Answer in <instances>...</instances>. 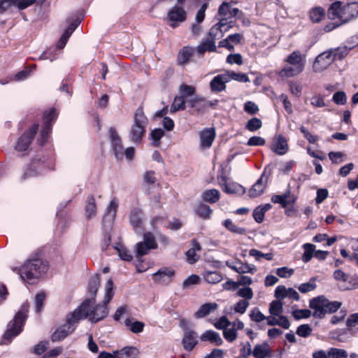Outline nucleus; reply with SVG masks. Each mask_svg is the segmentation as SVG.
<instances>
[{"mask_svg":"<svg viewBox=\"0 0 358 358\" xmlns=\"http://www.w3.org/2000/svg\"><path fill=\"white\" fill-rule=\"evenodd\" d=\"M113 282L111 279H108L106 285V293L104 300L101 304L94 306V297L85 299L82 304L74 310L78 312V319L79 320L88 318L92 322H98L104 319L108 314V303L113 296Z\"/></svg>","mask_w":358,"mask_h":358,"instance_id":"obj_1","label":"nucleus"},{"mask_svg":"<svg viewBox=\"0 0 358 358\" xmlns=\"http://www.w3.org/2000/svg\"><path fill=\"white\" fill-rule=\"evenodd\" d=\"M48 269V264L39 258H33L27 261L20 268H15L21 278L29 282L40 278Z\"/></svg>","mask_w":358,"mask_h":358,"instance_id":"obj_2","label":"nucleus"},{"mask_svg":"<svg viewBox=\"0 0 358 358\" xmlns=\"http://www.w3.org/2000/svg\"><path fill=\"white\" fill-rule=\"evenodd\" d=\"M288 65L285 66L279 72L281 78H292L301 73L305 68L306 59L300 51H294L285 59Z\"/></svg>","mask_w":358,"mask_h":358,"instance_id":"obj_3","label":"nucleus"},{"mask_svg":"<svg viewBox=\"0 0 358 358\" xmlns=\"http://www.w3.org/2000/svg\"><path fill=\"white\" fill-rule=\"evenodd\" d=\"M29 309V304L27 301L24 303L19 311L15 314L14 319L9 322L3 338L9 341L17 336L22 331L25 321L27 318V313Z\"/></svg>","mask_w":358,"mask_h":358,"instance_id":"obj_4","label":"nucleus"},{"mask_svg":"<svg viewBox=\"0 0 358 358\" xmlns=\"http://www.w3.org/2000/svg\"><path fill=\"white\" fill-rule=\"evenodd\" d=\"M148 123L143 110L138 108L134 117V123L129 132V138L134 143H141L143 136L145 134V127Z\"/></svg>","mask_w":358,"mask_h":358,"instance_id":"obj_5","label":"nucleus"},{"mask_svg":"<svg viewBox=\"0 0 358 358\" xmlns=\"http://www.w3.org/2000/svg\"><path fill=\"white\" fill-rule=\"evenodd\" d=\"M309 306L314 310L313 315L322 318L327 313L336 312V301L331 302L324 296H319L310 301Z\"/></svg>","mask_w":358,"mask_h":358,"instance_id":"obj_6","label":"nucleus"},{"mask_svg":"<svg viewBox=\"0 0 358 358\" xmlns=\"http://www.w3.org/2000/svg\"><path fill=\"white\" fill-rule=\"evenodd\" d=\"M358 15V3L352 2L342 6V2L337 1V27L348 22Z\"/></svg>","mask_w":358,"mask_h":358,"instance_id":"obj_7","label":"nucleus"},{"mask_svg":"<svg viewBox=\"0 0 358 358\" xmlns=\"http://www.w3.org/2000/svg\"><path fill=\"white\" fill-rule=\"evenodd\" d=\"M78 312L71 313L66 320V323L58 327L52 335V341L57 342L65 338L71 334L76 329V324L80 321L78 319Z\"/></svg>","mask_w":358,"mask_h":358,"instance_id":"obj_8","label":"nucleus"},{"mask_svg":"<svg viewBox=\"0 0 358 358\" xmlns=\"http://www.w3.org/2000/svg\"><path fill=\"white\" fill-rule=\"evenodd\" d=\"M57 115L58 113L55 108H53L44 112L43 125L41 131L40 136L38 138V141L41 145H43L47 141L52 130V124L56 120Z\"/></svg>","mask_w":358,"mask_h":358,"instance_id":"obj_9","label":"nucleus"},{"mask_svg":"<svg viewBox=\"0 0 358 358\" xmlns=\"http://www.w3.org/2000/svg\"><path fill=\"white\" fill-rule=\"evenodd\" d=\"M157 248L154 235L151 232H147L143 234V240L136 245V257H141L152 250Z\"/></svg>","mask_w":358,"mask_h":358,"instance_id":"obj_10","label":"nucleus"},{"mask_svg":"<svg viewBox=\"0 0 358 358\" xmlns=\"http://www.w3.org/2000/svg\"><path fill=\"white\" fill-rule=\"evenodd\" d=\"M336 59V52L332 49L320 54L315 59L313 69L315 72L327 69Z\"/></svg>","mask_w":358,"mask_h":358,"instance_id":"obj_11","label":"nucleus"},{"mask_svg":"<svg viewBox=\"0 0 358 358\" xmlns=\"http://www.w3.org/2000/svg\"><path fill=\"white\" fill-rule=\"evenodd\" d=\"M272 170L273 168L271 165H268L265 167L260 178L258 179L254 185L250 189L248 192L250 197L256 198L264 192L267 180L272 173Z\"/></svg>","mask_w":358,"mask_h":358,"instance_id":"obj_12","label":"nucleus"},{"mask_svg":"<svg viewBox=\"0 0 358 358\" xmlns=\"http://www.w3.org/2000/svg\"><path fill=\"white\" fill-rule=\"evenodd\" d=\"M38 124H34L27 131L24 132L17 141L15 150L18 152L25 151L28 149L37 131Z\"/></svg>","mask_w":358,"mask_h":358,"instance_id":"obj_13","label":"nucleus"},{"mask_svg":"<svg viewBox=\"0 0 358 358\" xmlns=\"http://www.w3.org/2000/svg\"><path fill=\"white\" fill-rule=\"evenodd\" d=\"M358 326V313L350 315L346 321V329L343 331L337 330V341L344 342L352 336L355 333L353 328Z\"/></svg>","mask_w":358,"mask_h":358,"instance_id":"obj_14","label":"nucleus"},{"mask_svg":"<svg viewBox=\"0 0 358 358\" xmlns=\"http://www.w3.org/2000/svg\"><path fill=\"white\" fill-rule=\"evenodd\" d=\"M109 137L112 148L117 159H122L124 155V148L121 138L113 127L109 129Z\"/></svg>","mask_w":358,"mask_h":358,"instance_id":"obj_15","label":"nucleus"},{"mask_svg":"<svg viewBox=\"0 0 358 358\" xmlns=\"http://www.w3.org/2000/svg\"><path fill=\"white\" fill-rule=\"evenodd\" d=\"M337 287L341 291L350 290L358 287V282L354 281L352 278L337 270Z\"/></svg>","mask_w":358,"mask_h":358,"instance_id":"obj_16","label":"nucleus"},{"mask_svg":"<svg viewBox=\"0 0 358 358\" xmlns=\"http://www.w3.org/2000/svg\"><path fill=\"white\" fill-rule=\"evenodd\" d=\"M167 17L171 22V27L176 28L178 22H184L186 20L187 13L182 7L174 6L168 12Z\"/></svg>","mask_w":358,"mask_h":358,"instance_id":"obj_17","label":"nucleus"},{"mask_svg":"<svg viewBox=\"0 0 358 358\" xmlns=\"http://www.w3.org/2000/svg\"><path fill=\"white\" fill-rule=\"evenodd\" d=\"M45 168L46 166L44 160L42 161L41 158H35L29 165L27 171L22 175V179L25 180L30 177L37 176L43 173Z\"/></svg>","mask_w":358,"mask_h":358,"instance_id":"obj_18","label":"nucleus"},{"mask_svg":"<svg viewBox=\"0 0 358 358\" xmlns=\"http://www.w3.org/2000/svg\"><path fill=\"white\" fill-rule=\"evenodd\" d=\"M175 274V271L169 268H162L156 273H153V280L162 285H167L171 282Z\"/></svg>","mask_w":358,"mask_h":358,"instance_id":"obj_19","label":"nucleus"},{"mask_svg":"<svg viewBox=\"0 0 358 358\" xmlns=\"http://www.w3.org/2000/svg\"><path fill=\"white\" fill-rule=\"evenodd\" d=\"M182 343L185 350H192L198 343L197 333L194 330L185 329Z\"/></svg>","mask_w":358,"mask_h":358,"instance_id":"obj_20","label":"nucleus"},{"mask_svg":"<svg viewBox=\"0 0 358 358\" xmlns=\"http://www.w3.org/2000/svg\"><path fill=\"white\" fill-rule=\"evenodd\" d=\"M226 265L231 270L240 274L251 273L254 274L257 271V268L254 265L243 263L242 262H236L234 264L229 262H226Z\"/></svg>","mask_w":358,"mask_h":358,"instance_id":"obj_21","label":"nucleus"},{"mask_svg":"<svg viewBox=\"0 0 358 358\" xmlns=\"http://www.w3.org/2000/svg\"><path fill=\"white\" fill-rule=\"evenodd\" d=\"M228 82V77L226 73L218 74L210 81V90L213 92H221L226 89V83Z\"/></svg>","mask_w":358,"mask_h":358,"instance_id":"obj_22","label":"nucleus"},{"mask_svg":"<svg viewBox=\"0 0 358 358\" xmlns=\"http://www.w3.org/2000/svg\"><path fill=\"white\" fill-rule=\"evenodd\" d=\"M215 137L213 128H206L199 132L200 145L202 148H209Z\"/></svg>","mask_w":358,"mask_h":358,"instance_id":"obj_23","label":"nucleus"},{"mask_svg":"<svg viewBox=\"0 0 358 358\" xmlns=\"http://www.w3.org/2000/svg\"><path fill=\"white\" fill-rule=\"evenodd\" d=\"M271 150L279 155H285L287 152L288 144L282 135L279 134L273 138Z\"/></svg>","mask_w":358,"mask_h":358,"instance_id":"obj_24","label":"nucleus"},{"mask_svg":"<svg viewBox=\"0 0 358 358\" xmlns=\"http://www.w3.org/2000/svg\"><path fill=\"white\" fill-rule=\"evenodd\" d=\"M243 38V35L238 33L230 34L225 39L220 41L218 46L226 48L229 51H233L234 49V45L238 44Z\"/></svg>","mask_w":358,"mask_h":358,"instance_id":"obj_25","label":"nucleus"},{"mask_svg":"<svg viewBox=\"0 0 358 358\" xmlns=\"http://www.w3.org/2000/svg\"><path fill=\"white\" fill-rule=\"evenodd\" d=\"M217 308L218 304L216 303H206L201 305L199 310L194 313V317L196 319L203 318L216 310Z\"/></svg>","mask_w":358,"mask_h":358,"instance_id":"obj_26","label":"nucleus"},{"mask_svg":"<svg viewBox=\"0 0 358 358\" xmlns=\"http://www.w3.org/2000/svg\"><path fill=\"white\" fill-rule=\"evenodd\" d=\"M200 339L201 341H208L212 344H214L217 346H220L222 344L223 340L221 338L219 333L213 331V330H207L203 332L201 336Z\"/></svg>","mask_w":358,"mask_h":358,"instance_id":"obj_27","label":"nucleus"},{"mask_svg":"<svg viewBox=\"0 0 358 358\" xmlns=\"http://www.w3.org/2000/svg\"><path fill=\"white\" fill-rule=\"evenodd\" d=\"M143 213L140 208H135L130 212L129 222L134 227L141 228L143 223Z\"/></svg>","mask_w":358,"mask_h":358,"instance_id":"obj_28","label":"nucleus"},{"mask_svg":"<svg viewBox=\"0 0 358 358\" xmlns=\"http://www.w3.org/2000/svg\"><path fill=\"white\" fill-rule=\"evenodd\" d=\"M118 208V203L115 199H113L109 206L106 208V212L103 217V224H106L107 222L111 223L113 222L116 215V211Z\"/></svg>","mask_w":358,"mask_h":358,"instance_id":"obj_29","label":"nucleus"},{"mask_svg":"<svg viewBox=\"0 0 358 358\" xmlns=\"http://www.w3.org/2000/svg\"><path fill=\"white\" fill-rule=\"evenodd\" d=\"M80 24L79 20H76L73 22H72L69 27L65 30L64 33L62 34L61 38H59L58 43H57V48L62 49L63 48L69 39V38L71 36V35L73 34V32L76 30L78 24Z\"/></svg>","mask_w":358,"mask_h":358,"instance_id":"obj_30","label":"nucleus"},{"mask_svg":"<svg viewBox=\"0 0 358 358\" xmlns=\"http://www.w3.org/2000/svg\"><path fill=\"white\" fill-rule=\"evenodd\" d=\"M252 355L255 358H266L271 355V349L267 343L256 345L252 350Z\"/></svg>","mask_w":358,"mask_h":358,"instance_id":"obj_31","label":"nucleus"},{"mask_svg":"<svg viewBox=\"0 0 358 358\" xmlns=\"http://www.w3.org/2000/svg\"><path fill=\"white\" fill-rule=\"evenodd\" d=\"M226 25L227 19H221L218 23L215 24L210 28L208 38L213 39V41L215 42L216 39L222 38L223 36L221 31L222 27H225Z\"/></svg>","mask_w":358,"mask_h":358,"instance_id":"obj_32","label":"nucleus"},{"mask_svg":"<svg viewBox=\"0 0 358 358\" xmlns=\"http://www.w3.org/2000/svg\"><path fill=\"white\" fill-rule=\"evenodd\" d=\"M196 51L199 55H203L206 51L215 52V42L213 39H210L208 38L203 39V41L196 47Z\"/></svg>","mask_w":358,"mask_h":358,"instance_id":"obj_33","label":"nucleus"},{"mask_svg":"<svg viewBox=\"0 0 358 358\" xmlns=\"http://www.w3.org/2000/svg\"><path fill=\"white\" fill-rule=\"evenodd\" d=\"M220 198V192L216 189H210L204 191L201 194V199L203 201L210 203H215Z\"/></svg>","mask_w":358,"mask_h":358,"instance_id":"obj_34","label":"nucleus"},{"mask_svg":"<svg viewBox=\"0 0 358 358\" xmlns=\"http://www.w3.org/2000/svg\"><path fill=\"white\" fill-rule=\"evenodd\" d=\"M223 191L227 194H243L245 192V188L235 182L226 183L223 187Z\"/></svg>","mask_w":358,"mask_h":358,"instance_id":"obj_35","label":"nucleus"},{"mask_svg":"<svg viewBox=\"0 0 358 358\" xmlns=\"http://www.w3.org/2000/svg\"><path fill=\"white\" fill-rule=\"evenodd\" d=\"M96 206L95 203V199L93 195H90L87 197V203L85 205V213L87 219H91L96 215Z\"/></svg>","mask_w":358,"mask_h":358,"instance_id":"obj_36","label":"nucleus"},{"mask_svg":"<svg viewBox=\"0 0 358 358\" xmlns=\"http://www.w3.org/2000/svg\"><path fill=\"white\" fill-rule=\"evenodd\" d=\"M116 358H136V349L132 347H125L121 350L114 351Z\"/></svg>","mask_w":358,"mask_h":358,"instance_id":"obj_37","label":"nucleus"},{"mask_svg":"<svg viewBox=\"0 0 358 358\" xmlns=\"http://www.w3.org/2000/svg\"><path fill=\"white\" fill-rule=\"evenodd\" d=\"M223 225L231 233L238 235H245L246 234L245 228L237 226L230 219L225 220L223 222Z\"/></svg>","mask_w":358,"mask_h":358,"instance_id":"obj_38","label":"nucleus"},{"mask_svg":"<svg viewBox=\"0 0 358 358\" xmlns=\"http://www.w3.org/2000/svg\"><path fill=\"white\" fill-rule=\"evenodd\" d=\"M226 75L228 77L229 82L231 80H234L240 83H249L250 79L248 76L243 73H236L233 71H225Z\"/></svg>","mask_w":358,"mask_h":358,"instance_id":"obj_39","label":"nucleus"},{"mask_svg":"<svg viewBox=\"0 0 358 358\" xmlns=\"http://www.w3.org/2000/svg\"><path fill=\"white\" fill-rule=\"evenodd\" d=\"M100 285V275L96 274L92 276L89 280L88 291L90 294L96 296Z\"/></svg>","mask_w":358,"mask_h":358,"instance_id":"obj_40","label":"nucleus"},{"mask_svg":"<svg viewBox=\"0 0 358 358\" xmlns=\"http://www.w3.org/2000/svg\"><path fill=\"white\" fill-rule=\"evenodd\" d=\"M212 210L209 206L203 203H199L196 208V213L203 220L209 219Z\"/></svg>","mask_w":358,"mask_h":358,"instance_id":"obj_41","label":"nucleus"},{"mask_svg":"<svg viewBox=\"0 0 358 358\" xmlns=\"http://www.w3.org/2000/svg\"><path fill=\"white\" fill-rule=\"evenodd\" d=\"M303 248L304 249V253L302 257V260L303 262L307 263L310 262L314 256L315 245L311 243H305Z\"/></svg>","mask_w":358,"mask_h":358,"instance_id":"obj_42","label":"nucleus"},{"mask_svg":"<svg viewBox=\"0 0 358 358\" xmlns=\"http://www.w3.org/2000/svg\"><path fill=\"white\" fill-rule=\"evenodd\" d=\"M185 109V100L182 96H176L171 106V112L176 113L178 110Z\"/></svg>","mask_w":358,"mask_h":358,"instance_id":"obj_43","label":"nucleus"},{"mask_svg":"<svg viewBox=\"0 0 358 358\" xmlns=\"http://www.w3.org/2000/svg\"><path fill=\"white\" fill-rule=\"evenodd\" d=\"M203 278L208 283L215 284L222 280V275L218 271H206L203 274Z\"/></svg>","mask_w":358,"mask_h":358,"instance_id":"obj_44","label":"nucleus"},{"mask_svg":"<svg viewBox=\"0 0 358 358\" xmlns=\"http://www.w3.org/2000/svg\"><path fill=\"white\" fill-rule=\"evenodd\" d=\"M194 50L192 48L186 46L184 47L178 55V61L180 64L187 62L193 54Z\"/></svg>","mask_w":358,"mask_h":358,"instance_id":"obj_45","label":"nucleus"},{"mask_svg":"<svg viewBox=\"0 0 358 358\" xmlns=\"http://www.w3.org/2000/svg\"><path fill=\"white\" fill-rule=\"evenodd\" d=\"M178 92L180 93V96H182L184 99H187L195 94L196 89L192 85L182 84L178 87Z\"/></svg>","mask_w":358,"mask_h":358,"instance_id":"obj_46","label":"nucleus"},{"mask_svg":"<svg viewBox=\"0 0 358 358\" xmlns=\"http://www.w3.org/2000/svg\"><path fill=\"white\" fill-rule=\"evenodd\" d=\"M325 15L324 9L322 7H316L310 11V18L313 22H319Z\"/></svg>","mask_w":358,"mask_h":358,"instance_id":"obj_47","label":"nucleus"},{"mask_svg":"<svg viewBox=\"0 0 358 358\" xmlns=\"http://www.w3.org/2000/svg\"><path fill=\"white\" fill-rule=\"evenodd\" d=\"M114 248L117 250L119 257L124 261L130 262L132 260L133 257L129 253L128 250L121 244H117Z\"/></svg>","mask_w":358,"mask_h":358,"instance_id":"obj_48","label":"nucleus"},{"mask_svg":"<svg viewBox=\"0 0 358 358\" xmlns=\"http://www.w3.org/2000/svg\"><path fill=\"white\" fill-rule=\"evenodd\" d=\"M316 287L315 279L314 278H311L308 282L301 284L297 287V288L301 293L306 294L313 291Z\"/></svg>","mask_w":358,"mask_h":358,"instance_id":"obj_49","label":"nucleus"},{"mask_svg":"<svg viewBox=\"0 0 358 358\" xmlns=\"http://www.w3.org/2000/svg\"><path fill=\"white\" fill-rule=\"evenodd\" d=\"M124 324L127 327H129V329L135 333L138 334L142 332L144 327V324L141 322L136 321L132 322L131 320L127 319L124 322Z\"/></svg>","mask_w":358,"mask_h":358,"instance_id":"obj_50","label":"nucleus"},{"mask_svg":"<svg viewBox=\"0 0 358 358\" xmlns=\"http://www.w3.org/2000/svg\"><path fill=\"white\" fill-rule=\"evenodd\" d=\"M164 136V131L162 129H155L150 133V138L152 141V145L158 147L160 144V139Z\"/></svg>","mask_w":358,"mask_h":358,"instance_id":"obj_51","label":"nucleus"},{"mask_svg":"<svg viewBox=\"0 0 358 358\" xmlns=\"http://www.w3.org/2000/svg\"><path fill=\"white\" fill-rule=\"evenodd\" d=\"M283 306L280 301H273L269 306V313L271 315L278 316L282 313Z\"/></svg>","mask_w":358,"mask_h":358,"instance_id":"obj_52","label":"nucleus"},{"mask_svg":"<svg viewBox=\"0 0 358 358\" xmlns=\"http://www.w3.org/2000/svg\"><path fill=\"white\" fill-rule=\"evenodd\" d=\"M262 126V120L257 117H252L245 124V128L250 131H255Z\"/></svg>","mask_w":358,"mask_h":358,"instance_id":"obj_53","label":"nucleus"},{"mask_svg":"<svg viewBox=\"0 0 358 358\" xmlns=\"http://www.w3.org/2000/svg\"><path fill=\"white\" fill-rule=\"evenodd\" d=\"M313 358H336V348H331L327 353L324 350H318L313 354Z\"/></svg>","mask_w":358,"mask_h":358,"instance_id":"obj_54","label":"nucleus"},{"mask_svg":"<svg viewBox=\"0 0 358 358\" xmlns=\"http://www.w3.org/2000/svg\"><path fill=\"white\" fill-rule=\"evenodd\" d=\"M252 321L255 322H261L266 319V316L259 310L258 308H254L249 314Z\"/></svg>","mask_w":358,"mask_h":358,"instance_id":"obj_55","label":"nucleus"},{"mask_svg":"<svg viewBox=\"0 0 358 358\" xmlns=\"http://www.w3.org/2000/svg\"><path fill=\"white\" fill-rule=\"evenodd\" d=\"M46 295L44 292L38 293L35 296V311L36 313H41L43 309Z\"/></svg>","mask_w":358,"mask_h":358,"instance_id":"obj_56","label":"nucleus"},{"mask_svg":"<svg viewBox=\"0 0 358 358\" xmlns=\"http://www.w3.org/2000/svg\"><path fill=\"white\" fill-rule=\"evenodd\" d=\"M237 295L240 297L245 299L248 301V300L251 299L253 297V292L252 288L250 287H245L243 288H241L237 292Z\"/></svg>","mask_w":358,"mask_h":358,"instance_id":"obj_57","label":"nucleus"},{"mask_svg":"<svg viewBox=\"0 0 358 358\" xmlns=\"http://www.w3.org/2000/svg\"><path fill=\"white\" fill-rule=\"evenodd\" d=\"M292 315L295 320H301L303 318H308L311 315V312L308 309H299L294 310L292 312Z\"/></svg>","mask_w":358,"mask_h":358,"instance_id":"obj_58","label":"nucleus"},{"mask_svg":"<svg viewBox=\"0 0 358 358\" xmlns=\"http://www.w3.org/2000/svg\"><path fill=\"white\" fill-rule=\"evenodd\" d=\"M231 6L229 3L223 2L219 7L217 14L221 16L230 17Z\"/></svg>","mask_w":358,"mask_h":358,"instance_id":"obj_59","label":"nucleus"},{"mask_svg":"<svg viewBox=\"0 0 358 358\" xmlns=\"http://www.w3.org/2000/svg\"><path fill=\"white\" fill-rule=\"evenodd\" d=\"M294 271L293 268H289L287 266L278 268L275 271L276 274L279 277L284 278H289L294 274Z\"/></svg>","mask_w":358,"mask_h":358,"instance_id":"obj_60","label":"nucleus"},{"mask_svg":"<svg viewBox=\"0 0 358 358\" xmlns=\"http://www.w3.org/2000/svg\"><path fill=\"white\" fill-rule=\"evenodd\" d=\"M312 331V329L308 324H301L297 327L296 334L301 337H308Z\"/></svg>","mask_w":358,"mask_h":358,"instance_id":"obj_61","label":"nucleus"},{"mask_svg":"<svg viewBox=\"0 0 358 358\" xmlns=\"http://www.w3.org/2000/svg\"><path fill=\"white\" fill-rule=\"evenodd\" d=\"M250 303L248 301L240 300L235 304L234 310L236 313L243 314L245 313Z\"/></svg>","mask_w":358,"mask_h":358,"instance_id":"obj_62","label":"nucleus"},{"mask_svg":"<svg viewBox=\"0 0 358 358\" xmlns=\"http://www.w3.org/2000/svg\"><path fill=\"white\" fill-rule=\"evenodd\" d=\"M213 325L217 329H225L231 325V322L226 316H222Z\"/></svg>","mask_w":358,"mask_h":358,"instance_id":"obj_63","label":"nucleus"},{"mask_svg":"<svg viewBox=\"0 0 358 358\" xmlns=\"http://www.w3.org/2000/svg\"><path fill=\"white\" fill-rule=\"evenodd\" d=\"M241 346L239 357H248L252 355V350L249 342L241 343Z\"/></svg>","mask_w":358,"mask_h":358,"instance_id":"obj_64","label":"nucleus"}]
</instances>
